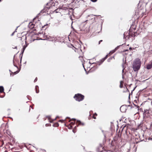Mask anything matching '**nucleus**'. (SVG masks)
Listing matches in <instances>:
<instances>
[{
    "label": "nucleus",
    "instance_id": "obj_12",
    "mask_svg": "<svg viewBox=\"0 0 152 152\" xmlns=\"http://www.w3.org/2000/svg\"><path fill=\"white\" fill-rule=\"evenodd\" d=\"M60 10V9H57L54 11V12H55V13H58L59 12V11Z\"/></svg>",
    "mask_w": 152,
    "mask_h": 152
},
{
    "label": "nucleus",
    "instance_id": "obj_33",
    "mask_svg": "<svg viewBox=\"0 0 152 152\" xmlns=\"http://www.w3.org/2000/svg\"><path fill=\"white\" fill-rule=\"evenodd\" d=\"M47 117V118H50V116H48Z\"/></svg>",
    "mask_w": 152,
    "mask_h": 152
},
{
    "label": "nucleus",
    "instance_id": "obj_10",
    "mask_svg": "<svg viewBox=\"0 0 152 152\" xmlns=\"http://www.w3.org/2000/svg\"><path fill=\"white\" fill-rule=\"evenodd\" d=\"M77 122L79 124H81L83 126L84 125V124L83 123H82L80 121H77Z\"/></svg>",
    "mask_w": 152,
    "mask_h": 152
},
{
    "label": "nucleus",
    "instance_id": "obj_38",
    "mask_svg": "<svg viewBox=\"0 0 152 152\" xmlns=\"http://www.w3.org/2000/svg\"><path fill=\"white\" fill-rule=\"evenodd\" d=\"M58 117V116L56 117L55 118V119L54 120H56V118Z\"/></svg>",
    "mask_w": 152,
    "mask_h": 152
},
{
    "label": "nucleus",
    "instance_id": "obj_29",
    "mask_svg": "<svg viewBox=\"0 0 152 152\" xmlns=\"http://www.w3.org/2000/svg\"><path fill=\"white\" fill-rule=\"evenodd\" d=\"M102 40H100V41H99V44H100V42H102Z\"/></svg>",
    "mask_w": 152,
    "mask_h": 152
},
{
    "label": "nucleus",
    "instance_id": "obj_32",
    "mask_svg": "<svg viewBox=\"0 0 152 152\" xmlns=\"http://www.w3.org/2000/svg\"><path fill=\"white\" fill-rule=\"evenodd\" d=\"M93 118L95 119L96 118V117L94 116V115H93Z\"/></svg>",
    "mask_w": 152,
    "mask_h": 152
},
{
    "label": "nucleus",
    "instance_id": "obj_43",
    "mask_svg": "<svg viewBox=\"0 0 152 152\" xmlns=\"http://www.w3.org/2000/svg\"><path fill=\"white\" fill-rule=\"evenodd\" d=\"M126 51V50H125V51Z\"/></svg>",
    "mask_w": 152,
    "mask_h": 152
},
{
    "label": "nucleus",
    "instance_id": "obj_9",
    "mask_svg": "<svg viewBox=\"0 0 152 152\" xmlns=\"http://www.w3.org/2000/svg\"><path fill=\"white\" fill-rule=\"evenodd\" d=\"M25 50V49L23 48L22 50L21 51V53L20 54H22V57H21V59H20V62H21V59H22V56L23 53Z\"/></svg>",
    "mask_w": 152,
    "mask_h": 152
},
{
    "label": "nucleus",
    "instance_id": "obj_41",
    "mask_svg": "<svg viewBox=\"0 0 152 152\" xmlns=\"http://www.w3.org/2000/svg\"><path fill=\"white\" fill-rule=\"evenodd\" d=\"M9 71H10V72H11V70H10Z\"/></svg>",
    "mask_w": 152,
    "mask_h": 152
},
{
    "label": "nucleus",
    "instance_id": "obj_45",
    "mask_svg": "<svg viewBox=\"0 0 152 152\" xmlns=\"http://www.w3.org/2000/svg\"><path fill=\"white\" fill-rule=\"evenodd\" d=\"M1 0H0V1H1Z\"/></svg>",
    "mask_w": 152,
    "mask_h": 152
},
{
    "label": "nucleus",
    "instance_id": "obj_34",
    "mask_svg": "<svg viewBox=\"0 0 152 152\" xmlns=\"http://www.w3.org/2000/svg\"><path fill=\"white\" fill-rule=\"evenodd\" d=\"M94 115H97V114H96V113H94Z\"/></svg>",
    "mask_w": 152,
    "mask_h": 152
},
{
    "label": "nucleus",
    "instance_id": "obj_28",
    "mask_svg": "<svg viewBox=\"0 0 152 152\" xmlns=\"http://www.w3.org/2000/svg\"><path fill=\"white\" fill-rule=\"evenodd\" d=\"M56 124L57 126H59V124L58 123H56Z\"/></svg>",
    "mask_w": 152,
    "mask_h": 152
},
{
    "label": "nucleus",
    "instance_id": "obj_30",
    "mask_svg": "<svg viewBox=\"0 0 152 152\" xmlns=\"http://www.w3.org/2000/svg\"><path fill=\"white\" fill-rule=\"evenodd\" d=\"M15 32V31H14L12 33V34H11V36H13L14 35V33Z\"/></svg>",
    "mask_w": 152,
    "mask_h": 152
},
{
    "label": "nucleus",
    "instance_id": "obj_11",
    "mask_svg": "<svg viewBox=\"0 0 152 152\" xmlns=\"http://www.w3.org/2000/svg\"><path fill=\"white\" fill-rule=\"evenodd\" d=\"M106 59H104V58H102L101 60H100L101 61V63L100 64H99V65H100L101 64L102 62H104V61Z\"/></svg>",
    "mask_w": 152,
    "mask_h": 152
},
{
    "label": "nucleus",
    "instance_id": "obj_4",
    "mask_svg": "<svg viewBox=\"0 0 152 152\" xmlns=\"http://www.w3.org/2000/svg\"><path fill=\"white\" fill-rule=\"evenodd\" d=\"M152 67V64H151L147 65L146 68L148 69H151Z\"/></svg>",
    "mask_w": 152,
    "mask_h": 152
},
{
    "label": "nucleus",
    "instance_id": "obj_18",
    "mask_svg": "<svg viewBox=\"0 0 152 152\" xmlns=\"http://www.w3.org/2000/svg\"><path fill=\"white\" fill-rule=\"evenodd\" d=\"M114 58V57H111L110 58H108V61H109L110 60H111V59H112V58Z\"/></svg>",
    "mask_w": 152,
    "mask_h": 152
},
{
    "label": "nucleus",
    "instance_id": "obj_46",
    "mask_svg": "<svg viewBox=\"0 0 152 152\" xmlns=\"http://www.w3.org/2000/svg\"><path fill=\"white\" fill-rule=\"evenodd\" d=\"M134 152H135V151H134Z\"/></svg>",
    "mask_w": 152,
    "mask_h": 152
},
{
    "label": "nucleus",
    "instance_id": "obj_39",
    "mask_svg": "<svg viewBox=\"0 0 152 152\" xmlns=\"http://www.w3.org/2000/svg\"><path fill=\"white\" fill-rule=\"evenodd\" d=\"M122 77L123 78L124 77V76L123 75H122Z\"/></svg>",
    "mask_w": 152,
    "mask_h": 152
},
{
    "label": "nucleus",
    "instance_id": "obj_8",
    "mask_svg": "<svg viewBox=\"0 0 152 152\" xmlns=\"http://www.w3.org/2000/svg\"><path fill=\"white\" fill-rule=\"evenodd\" d=\"M25 50V49L23 48L22 50L21 51V53L20 54H22V57H21V59H20V62H21V59H22V56L23 53Z\"/></svg>",
    "mask_w": 152,
    "mask_h": 152
},
{
    "label": "nucleus",
    "instance_id": "obj_19",
    "mask_svg": "<svg viewBox=\"0 0 152 152\" xmlns=\"http://www.w3.org/2000/svg\"><path fill=\"white\" fill-rule=\"evenodd\" d=\"M63 121L64 120H60L59 121V122H61V123H63Z\"/></svg>",
    "mask_w": 152,
    "mask_h": 152
},
{
    "label": "nucleus",
    "instance_id": "obj_23",
    "mask_svg": "<svg viewBox=\"0 0 152 152\" xmlns=\"http://www.w3.org/2000/svg\"><path fill=\"white\" fill-rule=\"evenodd\" d=\"M37 80V78L36 77L34 80V82H36Z\"/></svg>",
    "mask_w": 152,
    "mask_h": 152
},
{
    "label": "nucleus",
    "instance_id": "obj_35",
    "mask_svg": "<svg viewBox=\"0 0 152 152\" xmlns=\"http://www.w3.org/2000/svg\"><path fill=\"white\" fill-rule=\"evenodd\" d=\"M72 119L74 121H75L76 119L75 118Z\"/></svg>",
    "mask_w": 152,
    "mask_h": 152
},
{
    "label": "nucleus",
    "instance_id": "obj_15",
    "mask_svg": "<svg viewBox=\"0 0 152 152\" xmlns=\"http://www.w3.org/2000/svg\"><path fill=\"white\" fill-rule=\"evenodd\" d=\"M119 46H118L117 47H116L115 48V50L113 51V53L117 49H118L119 48Z\"/></svg>",
    "mask_w": 152,
    "mask_h": 152
},
{
    "label": "nucleus",
    "instance_id": "obj_27",
    "mask_svg": "<svg viewBox=\"0 0 152 152\" xmlns=\"http://www.w3.org/2000/svg\"><path fill=\"white\" fill-rule=\"evenodd\" d=\"M13 63L14 65L17 68H18V66H17L16 65H15V64H14V61H13Z\"/></svg>",
    "mask_w": 152,
    "mask_h": 152
},
{
    "label": "nucleus",
    "instance_id": "obj_40",
    "mask_svg": "<svg viewBox=\"0 0 152 152\" xmlns=\"http://www.w3.org/2000/svg\"><path fill=\"white\" fill-rule=\"evenodd\" d=\"M17 48V47H15L14 48Z\"/></svg>",
    "mask_w": 152,
    "mask_h": 152
},
{
    "label": "nucleus",
    "instance_id": "obj_21",
    "mask_svg": "<svg viewBox=\"0 0 152 152\" xmlns=\"http://www.w3.org/2000/svg\"><path fill=\"white\" fill-rule=\"evenodd\" d=\"M27 47V45H24L23 46V49H25L26 48V47Z\"/></svg>",
    "mask_w": 152,
    "mask_h": 152
},
{
    "label": "nucleus",
    "instance_id": "obj_13",
    "mask_svg": "<svg viewBox=\"0 0 152 152\" xmlns=\"http://www.w3.org/2000/svg\"><path fill=\"white\" fill-rule=\"evenodd\" d=\"M37 88H38V86H35V89L36 90V93H38L39 92V90H38V91H37Z\"/></svg>",
    "mask_w": 152,
    "mask_h": 152
},
{
    "label": "nucleus",
    "instance_id": "obj_22",
    "mask_svg": "<svg viewBox=\"0 0 152 152\" xmlns=\"http://www.w3.org/2000/svg\"><path fill=\"white\" fill-rule=\"evenodd\" d=\"M124 107V106H121V108H120V110L121 111V109L123 108Z\"/></svg>",
    "mask_w": 152,
    "mask_h": 152
},
{
    "label": "nucleus",
    "instance_id": "obj_3",
    "mask_svg": "<svg viewBox=\"0 0 152 152\" xmlns=\"http://www.w3.org/2000/svg\"><path fill=\"white\" fill-rule=\"evenodd\" d=\"M29 28H33L34 27V25L31 23H29L28 25Z\"/></svg>",
    "mask_w": 152,
    "mask_h": 152
},
{
    "label": "nucleus",
    "instance_id": "obj_16",
    "mask_svg": "<svg viewBox=\"0 0 152 152\" xmlns=\"http://www.w3.org/2000/svg\"><path fill=\"white\" fill-rule=\"evenodd\" d=\"M124 64L123 63L122 65V66L123 67V69L122 70V73H124V69L125 68V67H124Z\"/></svg>",
    "mask_w": 152,
    "mask_h": 152
},
{
    "label": "nucleus",
    "instance_id": "obj_37",
    "mask_svg": "<svg viewBox=\"0 0 152 152\" xmlns=\"http://www.w3.org/2000/svg\"><path fill=\"white\" fill-rule=\"evenodd\" d=\"M128 106H129V107H131V105H128Z\"/></svg>",
    "mask_w": 152,
    "mask_h": 152
},
{
    "label": "nucleus",
    "instance_id": "obj_42",
    "mask_svg": "<svg viewBox=\"0 0 152 152\" xmlns=\"http://www.w3.org/2000/svg\"><path fill=\"white\" fill-rule=\"evenodd\" d=\"M122 112H124V111H122Z\"/></svg>",
    "mask_w": 152,
    "mask_h": 152
},
{
    "label": "nucleus",
    "instance_id": "obj_26",
    "mask_svg": "<svg viewBox=\"0 0 152 152\" xmlns=\"http://www.w3.org/2000/svg\"><path fill=\"white\" fill-rule=\"evenodd\" d=\"M107 57H108V55H106L105 57H104V59H106L107 58Z\"/></svg>",
    "mask_w": 152,
    "mask_h": 152
},
{
    "label": "nucleus",
    "instance_id": "obj_31",
    "mask_svg": "<svg viewBox=\"0 0 152 152\" xmlns=\"http://www.w3.org/2000/svg\"><path fill=\"white\" fill-rule=\"evenodd\" d=\"M18 73V72H17H17H14V73H15V74H17V73Z\"/></svg>",
    "mask_w": 152,
    "mask_h": 152
},
{
    "label": "nucleus",
    "instance_id": "obj_5",
    "mask_svg": "<svg viewBox=\"0 0 152 152\" xmlns=\"http://www.w3.org/2000/svg\"><path fill=\"white\" fill-rule=\"evenodd\" d=\"M73 23V22L72 21V24H71V28H72V30L73 31H74L75 32H76V33H77V31H76V30L73 27V26H72V23Z\"/></svg>",
    "mask_w": 152,
    "mask_h": 152
},
{
    "label": "nucleus",
    "instance_id": "obj_14",
    "mask_svg": "<svg viewBox=\"0 0 152 152\" xmlns=\"http://www.w3.org/2000/svg\"><path fill=\"white\" fill-rule=\"evenodd\" d=\"M128 34V35H129V33H124V38H126V37H127V35L126 36V37H125V35L126 34Z\"/></svg>",
    "mask_w": 152,
    "mask_h": 152
},
{
    "label": "nucleus",
    "instance_id": "obj_44",
    "mask_svg": "<svg viewBox=\"0 0 152 152\" xmlns=\"http://www.w3.org/2000/svg\"><path fill=\"white\" fill-rule=\"evenodd\" d=\"M151 140H152V138H151Z\"/></svg>",
    "mask_w": 152,
    "mask_h": 152
},
{
    "label": "nucleus",
    "instance_id": "obj_1",
    "mask_svg": "<svg viewBox=\"0 0 152 152\" xmlns=\"http://www.w3.org/2000/svg\"><path fill=\"white\" fill-rule=\"evenodd\" d=\"M141 64L140 59L137 58L134 60L132 64V68L134 72H137L139 70Z\"/></svg>",
    "mask_w": 152,
    "mask_h": 152
},
{
    "label": "nucleus",
    "instance_id": "obj_24",
    "mask_svg": "<svg viewBox=\"0 0 152 152\" xmlns=\"http://www.w3.org/2000/svg\"><path fill=\"white\" fill-rule=\"evenodd\" d=\"M133 104H134L135 106L137 107V108H139V106H138V105L135 104L134 103H133Z\"/></svg>",
    "mask_w": 152,
    "mask_h": 152
},
{
    "label": "nucleus",
    "instance_id": "obj_20",
    "mask_svg": "<svg viewBox=\"0 0 152 152\" xmlns=\"http://www.w3.org/2000/svg\"><path fill=\"white\" fill-rule=\"evenodd\" d=\"M93 2H96L97 0H91Z\"/></svg>",
    "mask_w": 152,
    "mask_h": 152
},
{
    "label": "nucleus",
    "instance_id": "obj_17",
    "mask_svg": "<svg viewBox=\"0 0 152 152\" xmlns=\"http://www.w3.org/2000/svg\"><path fill=\"white\" fill-rule=\"evenodd\" d=\"M149 114L151 115L152 116V111H150L148 112Z\"/></svg>",
    "mask_w": 152,
    "mask_h": 152
},
{
    "label": "nucleus",
    "instance_id": "obj_36",
    "mask_svg": "<svg viewBox=\"0 0 152 152\" xmlns=\"http://www.w3.org/2000/svg\"><path fill=\"white\" fill-rule=\"evenodd\" d=\"M129 49H130V50H132V48H129Z\"/></svg>",
    "mask_w": 152,
    "mask_h": 152
},
{
    "label": "nucleus",
    "instance_id": "obj_25",
    "mask_svg": "<svg viewBox=\"0 0 152 152\" xmlns=\"http://www.w3.org/2000/svg\"><path fill=\"white\" fill-rule=\"evenodd\" d=\"M74 123H75V122H72L70 123V124L71 125H73L74 124Z\"/></svg>",
    "mask_w": 152,
    "mask_h": 152
},
{
    "label": "nucleus",
    "instance_id": "obj_6",
    "mask_svg": "<svg viewBox=\"0 0 152 152\" xmlns=\"http://www.w3.org/2000/svg\"><path fill=\"white\" fill-rule=\"evenodd\" d=\"M4 90V88L2 86H0V92H2Z\"/></svg>",
    "mask_w": 152,
    "mask_h": 152
},
{
    "label": "nucleus",
    "instance_id": "obj_2",
    "mask_svg": "<svg viewBox=\"0 0 152 152\" xmlns=\"http://www.w3.org/2000/svg\"><path fill=\"white\" fill-rule=\"evenodd\" d=\"M74 98L76 101L80 102L84 99V96L80 94H78L75 95Z\"/></svg>",
    "mask_w": 152,
    "mask_h": 152
},
{
    "label": "nucleus",
    "instance_id": "obj_7",
    "mask_svg": "<svg viewBox=\"0 0 152 152\" xmlns=\"http://www.w3.org/2000/svg\"><path fill=\"white\" fill-rule=\"evenodd\" d=\"M123 82L122 81H121L120 82V88H122L123 87Z\"/></svg>",
    "mask_w": 152,
    "mask_h": 152
}]
</instances>
